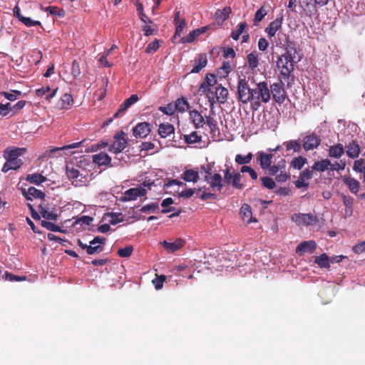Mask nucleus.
<instances>
[{
	"instance_id": "nucleus-1",
	"label": "nucleus",
	"mask_w": 365,
	"mask_h": 365,
	"mask_svg": "<svg viewBox=\"0 0 365 365\" xmlns=\"http://www.w3.org/2000/svg\"><path fill=\"white\" fill-rule=\"evenodd\" d=\"M26 151L24 148H8L4 152V158L6 163L4 164L1 171L4 173L10 170H17L21 167L23 162L19 158Z\"/></svg>"
},
{
	"instance_id": "nucleus-2",
	"label": "nucleus",
	"mask_w": 365,
	"mask_h": 365,
	"mask_svg": "<svg viewBox=\"0 0 365 365\" xmlns=\"http://www.w3.org/2000/svg\"><path fill=\"white\" fill-rule=\"evenodd\" d=\"M90 172L81 167H75L73 165H67L66 174L71 184L75 187L86 186L91 178Z\"/></svg>"
},
{
	"instance_id": "nucleus-3",
	"label": "nucleus",
	"mask_w": 365,
	"mask_h": 365,
	"mask_svg": "<svg viewBox=\"0 0 365 365\" xmlns=\"http://www.w3.org/2000/svg\"><path fill=\"white\" fill-rule=\"evenodd\" d=\"M253 100L251 102V108L257 110L262 103H267L271 99V94L267 83L265 81L256 83L253 88Z\"/></svg>"
},
{
	"instance_id": "nucleus-4",
	"label": "nucleus",
	"mask_w": 365,
	"mask_h": 365,
	"mask_svg": "<svg viewBox=\"0 0 365 365\" xmlns=\"http://www.w3.org/2000/svg\"><path fill=\"white\" fill-rule=\"evenodd\" d=\"M237 98L239 102L247 104L253 100V88L245 78H240L237 83Z\"/></svg>"
},
{
	"instance_id": "nucleus-5",
	"label": "nucleus",
	"mask_w": 365,
	"mask_h": 365,
	"mask_svg": "<svg viewBox=\"0 0 365 365\" xmlns=\"http://www.w3.org/2000/svg\"><path fill=\"white\" fill-rule=\"evenodd\" d=\"M294 63V61L283 54L278 57L277 67L280 70V73L284 79L288 78L292 71H293Z\"/></svg>"
},
{
	"instance_id": "nucleus-6",
	"label": "nucleus",
	"mask_w": 365,
	"mask_h": 365,
	"mask_svg": "<svg viewBox=\"0 0 365 365\" xmlns=\"http://www.w3.org/2000/svg\"><path fill=\"white\" fill-rule=\"evenodd\" d=\"M292 220L297 225H312L317 222L318 219L316 215L312 213H295L292 215Z\"/></svg>"
},
{
	"instance_id": "nucleus-7",
	"label": "nucleus",
	"mask_w": 365,
	"mask_h": 365,
	"mask_svg": "<svg viewBox=\"0 0 365 365\" xmlns=\"http://www.w3.org/2000/svg\"><path fill=\"white\" fill-rule=\"evenodd\" d=\"M270 94L272 93L274 101L282 104L287 98L286 91L282 82H277L272 84L269 88Z\"/></svg>"
},
{
	"instance_id": "nucleus-8",
	"label": "nucleus",
	"mask_w": 365,
	"mask_h": 365,
	"mask_svg": "<svg viewBox=\"0 0 365 365\" xmlns=\"http://www.w3.org/2000/svg\"><path fill=\"white\" fill-rule=\"evenodd\" d=\"M115 141L110 145L109 150L113 153H120L127 146L128 142L125 139V133L120 131L114 136Z\"/></svg>"
},
{
	"instance_id": "nucleus-9",
	"label": "nucleus",
	"mask_w": 365,
	"mask_h": 365,
	"mask_svg": "<svg viewBox=\"0 0 365 365\" xmlns=\"http://www.w3.org/2000/svg\"><path fill=\"white\" fill-rule=\"evenodd\" d=\"M146 194V190L142 187L130 188L123 193L119 200L121 202L135 200L138 197L145 196Z\"/></svg>"
},
{
	"instance_id": "nucleus-10",
	"label": "nucleus",
	"mask_w": 365,
	"mask_h": 365,
	"mask_svg": "<svg viewBox=\"0 0 365 365\" xmlns=\"http://www.w3.org/2000/svg\"><path fill=\"white\" fill-rule=\"evenodd\" d=\"M321 143L320 137L314 133L305 135L302 139V147L308 151L317 148Z\"/></svg>"
},
{
	"instance_id": "nucleus-11",
	"label": "nucleus",
	"mask_w": 365,
	"mask_h": 365,
	"mask_svg": "<svg viewBox=\"0 0 365 365\" xmlns=\"http://www.w3.org/2000/svg\"><path fill=\"white\" fill-rule=\"evenodd\" d=\"M204 180L209 184L210 188L213 191L221 192L222 189L223 188V179L220 173H214L208 178H204Z\"/></svg>"
},
{
	"instance_id": "nucleus-12",
	"label": "nucleus",
	"mask_w": 365,
	"mask_h": 365,
	"mask_svg": "<svg viewBox=\"0 0 365 365\" xmlns=\"http://www.w3.org/2000/svg\"><path fill=\"white\" fill-rule=\"evenodd\" d=\"M341 180L352 194L357 195L361 187L360 182L358 180L351 175H345L341 177Z\"/></svg>"
},
{
	"instance_id": "nucleus-13",
	"label": "nucleus",
	"mask_w": 365,
	"mask_h": 365,
	"mask_svg": "<svg viewBox=\"0 0 365 365\" xmlns=\"http://www.w3.org/2000/svg\"><path fill=\"white\" fill-rule=\"evenodd\" d=\"M151 131V125L149 123L143 122L138 123L133 128V133L135 138H145Z\"/></svg>"
},
{
	"instance_id": "nucleus-14",
	"label": "nucleus",
	"mask_w": 365,
	"mask_h": 365,
	"mask_svg": "<svg viewBox=\"0 0 365 365\" xmlns=\"http://www.w3.org/2000/svg\"><path fill=\"white\" fill-rule=\"evenodd\" d=\"M282 21L283 14H279L274 21L269 23L268 26L265 29V32L269 38L274 36L277 31L281 29Z\"/></svg>"
},
{
	"instance_id": "nucleus-15",
	"label": "nucleus",
	"mask_w": 365,
	"mask_h": 365,
	"mask_svg": "<svg viewBox=\"0 0 365 365\" xmlns=\"http://www.w3.org/2000/svg\"><path fill=\"white\" fill-rule=\"evenodd\" d=\"M85 140H83L78 143H74L71 144H68L62 147H56V148H52L46 150L42 155L40 157V158H49L51 157L56 152L60 151V150H67L69 149H73L77 148L81 146V145L84 142Z\"/></svg>"
},
{
	"instance_id": "nucleus-16",
	"label": "nucleus",
	"mask_w": 365,
	"mask_h": 365,
	"mask_svg": "<svg viewBox=\"0 0 365 365\" xmlns=\"http://www.w3.org/2000/svg\"><path fill=\"white\" fill-rule=\"evenodd\" d=\"M299 5L305 14L309 17H312L317 14V4L313 3L312 0H299Z\"/></svg>"
},
{
	"instance_id": "nucleus-17",
	"label": "nucleus",
	"mask_w": 365,
	"mask_h": 365,
	"mask_svg": "<svg viewBox=\"0 0 365 365\" xmlns=\"http://www.w3.org/2000/svg\"><path fill=\"white\" fill-rule=\"evenodd\" d=\"M240 216L245 224H250L257 222L255 217L252 216L251 206L248 204H243L240 210Z\"/></svg>"
},
{
	"instance_id": "nucleus-18",
	"label": "nucleus",
	"mask_w": 365,
	"mask_h": 365,
	"mask_svg": "<svg viewBox=\"0 0 365 365\" xmlns=\"http://www.w3.org/2000/svg\"><path fill=\"white\" fill-rule=\"evenodd\" d=\"M14 15L25 26L28 27H31L34 26H41V23L39 21H34L29 17L24 16L20 11V8L18 6H16L14 8Z\"/></svg>"
},
{
	"instance_id": "nucleus-19",
	"label": "nucleus",
	"mask_w": 365,
	"mask_h": 365,
	"mask_svg": "<svg viewBox=\"0 0 365 365\" xmlns=\"http://www.w3.org/2000/svg\"><path fill=\"white\" fill-rule=\"evenodd\" d=\"M138 100V97L136 94L131 95L128 98H127L120 106L118 111L113 115V118H120L121 117L125 111L133 103L137 102Z\"/></svg>"
},
{
	"instance_id": "nucleus-20",
	"label": "nucleus",
	"mask_w": 365,
	"mask_h": 365,
	"mask_svg": "<svg viewBox=\"0 0 365 365\" xmlns=\"http://www.w3.org/2000/svg\"><path fill=\"white\" fill-rule=\"evenodd\" d=\"M345 148L347 156L351 159L357 158L361 153L360 146L356 140L350 141Z\"/></svg>"
},
{
	"instance_id": "nucleus-21",
	"label": "nucleus",
	"mask_w": 365,
	"mask_h": 365,
	"mask_svg": "<svg viewBox=\"0 0 365 365\" xmlns=\"http://www.w3.org/2000/svg\"><path fill=\"white\" fill-rule=\"evenodd\" d=\"M317 249V244L314 240L304 241L301 242L296 249V252L301 255L304 252L312 254Z\"/></svg>"
},
{
	"instance_id": "nucleus-22",
	"label": "nucleus",
	"mask_w": 365,
	"mask_h": 365,
	"mask_svg": "<svg viewBox=\"0 0 365 365\" xmlns=\"http://www.w3.org/2000/svg\"><path fill=\"white\" fill-rule=\"evenodd\" d=\"M272 158L273 155L272 154H267L262 151H259L257 153V161L263 170H267L270 167Z\"/></svg>"
},
{
	"instance_id": "nucleus-23",
	"label": "nucleus",
	"mask_w": 365,
	"mask_h": 365,
	"mask_svg": "<svg viewBox=\"0 0 365 365\" xmlns=\"http://www.w3.org/2000/svg\"><path fill=\"white\" fill-rule=\"evenodd\" d=\"M189 115L195 128L199 129L205 124V118L197 110H190Z\"/></svg>"
},
{
	"instance_id": "nucleus-24",
	"label": "nucleus",
	"mask_w": 365,
	"mask_h": 365,
	"mask_svg": "<svg viewBox=\"0 0 365 365\" xmlns=\"http://www.w3.org/2000/svg\"><path fill=\"white\" fill-rule=\"evenodd\" d=\"M23 195L28 200H32V197L38 199H43L45 197V193L34 187H30L27 190H24Z\"/></svg>"
},
{
	"instance_id": "nucleus-25",
	"label": "nucleus",
	"mask_w": 365,
	"mask_h": 365,
	"mask_svg": "<svg viewBox=\"0 0 365 365\" xmlns=\"http://www.w3.org/2000/svg\"><path fill=\"white\" fill-rule=\"evenodd\" d=\"M195 61L196 63V65L192 68V69L190 71V73H199L204 67L206 66L207 63V56L205 53H200L198 54Z\"/></svg>"
},
{
	"instance_id": "nucleus-26",
	"label": "nucleus",
	"mask_w": 365,
	"mask_h": 365,
	"mask_svg": "<svg viewBox=\"0 0 365 365\" xmlns=\"http://www.w3.org/2000/svg\"><path fill=\"white\" fill-rule=\"evenodd\" d=\"M345 153L344 147L341 143L331 145L328 150V154L330 158H340Z\"/></svg>"
},
{
	"instance_id": "nucleus-27",
	"label": "nucleus",
	"mask_w": 365,
	"mask_h": 365,
	"mask_svg": "<svg viewBox=\"0 0 365 365\" xmlns=\"http://www.w3.org/2000/svg\"><path fill=\"white\" fill-rule=\"evenodd\" d=\"M185 241L181 238H178L173 242H168L165 240L163 242L164 248L172 252L180 250L185 245Z\"/></svg>"
},
{
	"instance_id": "nucleus-28",
	"label": "nucleus",
	"mask_w": 365,
	"mask_h": 365,
	"mask_svg": "<svg viewBox=\"0 0 365 365\" xmlns=\"http://www.w3.org/2000/svg\"><path fill=\"white\" fill-rule=\"evenodd\" d=\"M181 178L185 182L195 183L200 179L199 173L196 170L188 169L184 171L182 174Z\"/></svg>"
},
{
	"instance_id": "nucleus-29",
	"label": "nucleus",
	"mask_w": 365,
	"mask_h": 365,
	"mask_svg": "<svg viewBox=\"0 0 365 365\" xmlns=\"http://www.w3.org/2000/svg\"><path fill=\"white\" fill-rule=\"evenodd\" d=\"M93 162L98 165H108L111 163V158L106 153L101 152L93 155Z\"/></svg>"
},
{
	"instance_id": "nucleus-30",
	"label": "nucleus",
	"mask_w": 365,
	"mask_h": 365,
	"mask_svg": "<svg viewBox=\"0 0 365 365\" xmlns=\"http://www.w3.org/2000/svg\"><path fill=\"white\" fill-rule=\"evenodd\" d=\"M158 134L162 138H165L169 136L170 134L174 133L175 128L174 126L169 123H160L158 127Z\"/></svg>"
},
{
	"instance_id": "nucleus-31",
	"label": "nucleus",
	"mask_w": 365,
	"mask_h": 365,
	"mask_svg": "<svg viewBox=\"0 0 365 365\" xmlns=\"http://www.w3.org/2000/svg\"><path fill=\"white\" fill-rule=\"evenodd\" d=\"M297 54L298 50L296 43L294 41H288L286 46V52L283 55L294 61Z\"/></svg>"
},
{
	"instance_id": "nucleus-32",
	"label": "nucleus",
	"mask_w": 365,
	"mask_h": 365,
	"mask_svg": "<svg viewBox=\"0 0 365 365\" xmlns=\"http://www.w3.org/2000/svg\"><path fill=\"white\" fill-rule=\"evenodd\" d=\"M228 96V91L227 88L222 86V85H218L215 87V97L217 101L220 103H225L227 101Z\"/></svg>"
},
{
	"instance_id": "nucleus-33",
	"label": "nucleus",
	"mask_w": 365,
	"mask_h": 365,
	"mask_svg": "<svg viewBox=\"0 0 365 365\" xmlns=\"http://www.w3.org/2000/svg\"><path fill=\"white\" fill-rule=\"evenodd\" d=\"M73 98L72 96L69 93H64L59 102L58 103V107L60 109H66L68 110L73 105Z\"/></svg>"
},
{
	"instance_id": "nucleus-34",
	"label": "nucleus",
	"mask_w": 365,
	"mask_h": 365,
	"mask_svg": "<svg viewBox=\"0 0 365 365\" xmlns=\"http://www.w3.org/2000/svg\"><path fill=\"white\" fill-rule=\"evenodd\" d=\"M175 109L179 113H184L190 108V103L185 98L181 97L178 98L175 102Z\"/></svg>"
},
{
	"instance_id": "nucleus-35",
	"label": "nucleus",
	"mask_w": 365,
	"mask_h": 365,
	"mask_svg": "<svg viewBox=\"0 0 365 365\" xmlns=\"http://www.w3.org/2000/svg\"><path fill=\"white\" fill-rule=\"evenodd\" d=\"M329 165H331V161L327 158L315 162L312 168L314 170L322 173L329 169Z\"/></svg>"
},
{
	"instance_id": "nucleus-36",
	"label": "nucleus",
	"mask_w": 365,
	"mask_h": 365,
	"mask_svg": "<svg viewBox=\"0 0 365 365\" xmlns=\"http://www.w3.org/2000/svg\"><path fill=\"white\" fill-rule=\"evenodd\" d=\"M249 68L254 71L259 65L258 54L256 51L249 53L247 56Z\"/></svg>"
},
{
	"instance_id": "nucleus-37",
	"label": "nucleus",
	"mask_w": 365,
	"mask_h": 365,
	"mask_svg": "<svg viewBox=\"0 0 365 365\" xmlns=\"http://www.w3.org/2000/svg\"><path fill=\"white\" fill-rule=\"evenodd\" d=\"M26 180L35 185H41L46 181V178L39 173L29 174L26 177Z\"/></svg>"
},
{
	"instance_id": "nucleus-38",
	"label": "nucleus",
	"mask_w": 365,
	"mask_h": 365,
	"mask_svg": "<svg viewBox=\"0 0 365 365\" xmlns=\"http://www.w3.org/2000/svg\"><path fill=\"white\" fill-rule=\"evenodd\" d=\"M231 8L229 6L225 7L222 9H218L215 14L216 19L225 21L229 18V15L231 13Z\"/></svg>"
},
{
	"instance_id": "nucleus-39",
	"label": "nucleus",
	"mask_w": 365,
	"mask_h": 365,
	"mask_svg": "<svg viewBox=\"0 0 365 365\" xmlns=\"http://www.w3.org/2000/svg\"><path fill=\"white\" fill-rule=\"evenodd\" d=\"M314 262L321 268H329V257L325 254H322L315 258Z\"/></svg>"
},
{
	"instance_id": "nucleus-40",
	"label": "nucleus",
	"mask_w": 365,
	"mask_h": 365,
	"mask_svg": "<svg viewBox=\"0 0 365 365\" xmlns=\"http://www.w3.org/2000/svg\"><path fill=\"white\" fill-rule=\"evenodd\" d=\"M287 150H293L294 152H300L302 145L299 140H289L284 143Z\"/></svg>"
},
{
	"instance_id": "nucleus-41",
	"label": "nucleus",
	"mask_w": 365,
	"mask_h": 365,
	"mask_svg": "<svg viewBox=\"0 0 365 365\" xmlns=\"http://www.w3.org/2000/svg\"><path fill=\"white\" fill-rule=\"evenodd\" d=\"M352 169L356 173L364 174L365 173V158L355 160Z\"/></svg>"
},
{
	"instance_id": "nucleus-42",
	"label": "nucleus",
	"mask_w": 365,
	"mask_h": 365,
	"mask_svg": "<svg viewBox=\"0 0 365 365\" xmlns=\"http://www.w3.org/2000/svg\"><path fill=\"white\" fill-rule=\"evenodd\" d=\"M252 158L253 155L252 153H249L247 155L245 156L240 154H237L235 156V160L238 165H242L243 166L245 165L246 164H249L251 162Z\"/></svg>"
},
{
	"instance_id": "nucleus-43",
	"label": "nucleus",
	"mask_w": 365,
	"mask_h": 365,
	"mask_svg": "<svg viewBox=\"0 0 365 365\" xmlns=\"http://www.w3.org/2000/svg\"><path fill=\"white\" fill-rule=\"evenodd\" d=\"M175 32L173 36L174 38H176L177 37H180L182 33L185 30V29L187 26V21L185 19H182L180 21H178L175 24Z\"/></svg>"
},
{
	"instance_id": "nucleus-44",
	"label": "nucleus",
	"mask_w": 365,
	"mask_h": 365,
	"mask_svg": "<svg viewBox=\"0 0 365 365\" xmlns=\"http://www.w3.org/2000/svg\"><path fill=\"white\" fill-rule=\"evenodd\" d=\"M286 162L284 160L282 159L277 165H270L269 169V174L271 175H275L279 171L285 169Z\"/></svg>"
},
{
	"instance_id": "nucleus-45",
	"label": "nucleus",
	"mask_w": 365,
	"mask_h": 365,
	"mask_svg": "<svg viewBox=\"0 0 365 365\" xmlns=\"http://www.w3.org/2000/svg\"><path fill=\"white\" fill-rule=\"evenodd\" d=\"M341 198L343 200V204L346 207V212L349 211L350 214L352 213V208L354 204V198L350 195H346L344 194H341Z\"/></svg>"
},
{
	"instance_id": "nucleus-46",
	"label": "nucleus",
	"mask_w": 365,
	"mask_h": 365,
	"mask_svg": "<svg viewBox=\"0 0 365 365\" xmlns=\"http://www.w3.org/2000/svg\"><path fill=\"white\" fill-rule=\"evenodd\" d=\"M39 212H40V214L42 216V217H43L46 220L56 221L58 218L57 214H56L53 212L48 211L46 209H45L42 206L39 207Z\"/></svg>"
},
{
	"instance_id": "nucleus-47",
	"label": "nucleus",
	"mask_w": 365,
	"mask_h": 365,
	"mask_svg": "<svg viewBox=\"0 0 365 365\" xmlns=\"http://www.w3.org/2000/svg\"><path fill=\"white\" fill-rule=\"evenodd\" d=\"M201 136L198 135L196 131H193L189 135H184V140L187 144L199 143L201 141Z\"/></svg>"
},
{
	"instance_id": "nucleus-48",
	"label": "nucleus",
	"mask_w": 365,
	"mask_h": 365,
	"mask_svg": "<svg viewBox=\"0 0 365 365\" xmlns=\"http://www.w3.org/2000/svg\"><path fill=\"white\" fill-rule=\"evenodd\" d=\"M247 24L246 22H245V21L240 22L237 26V30L235 31L232 32L231 37L234 40H238L240 35L242 34V33L244 32V31L247 28Z\"/></svg>"
},
{
	"instance_id": "nucleus-49",
	"label": "nucleus",
	"mask_w": 365,
	"mask_h": 365,
	"mask_svg": "<svg viewBox=\"0 0 365 365\" xmlns=\"http://www.w3.org/2000/svg\"><path fill=\"white\" fill-rule=\"evenodd\" d=\"M215 165V162L207 163L205 165H202L200 166V170L204 171L205 176L204 178H208L210 176L213 175V168Z\"/></svg>"
},
{
	"instance_id": "nucleus-50",
	"label": "nucleus",
	"mask_w": 365,
	"mask_h": 365,
	"mask_svg": "<svg viewBox=\"0 0 365 365\" xmlns=\"http://www.w3.org/2000/svg\"><path fill=\"white\" fill-rule=\"evenodd\" d=\"M230 185H232L233 187L239 190H242L244 187V185L241 183V175L240 173H233V178Z\"/></svg>"
},
{
	"instance_id": "nucleus-51",
	"label": "nucleus",
	"mask_w": 365,
	"mask_h": 365,
	"mask_svg": "<svg viewBox=\"0 0 365 365\" xmlns=\"http://www.w3.org/2000/svg\"><path fill=\"white\" fill-rule=\"evenodd\" d=\"M41 224L43 227L47 229L49 231L60 232H63L58 225H55L53 222H48L46 220H42Z\"/></svg>"
},
{
	"instance_id": "nucleus-52",
	"label": "nucleus",
	"mask_w": 365,
	"mask_h": 365,
	"mask_svg": "<svg viewBox=\"0 0 365 365\" xmlns=\"http://www.w3.org/2000/svg\"><path fill=\"white\" fill-rule=\"evenodd\" d=\"M260 181L263 187L267 189L272 190L276 186L274 180L269 177H262Z\"/></svg>"
},
{
	"instance_id": "nucleus-53",
	"label": "nucleus",
	"mask_w": 365,
	"mask_h": 365,
	"mask_svg": "<svg viewBox=\"0 0 365 365\" xmlns=\"http://www.w3.org/2000/svg\"><path fill=\"white\" fill-rule=\"evenodd\" d=\"M267 14V11L264 8V6H261L255 14L253 20L255 24L260 22Z\"/></svg>"
},
{
	"instance_id": "nucleus-54",
	"label": "nucleus",
	"mask_w": 365,
	"mask_h": 365,
	"mask_svg": "<svg viewBox=\"0 0 365 365\" xmlns=\"http://www.w3.org/2000/svg\"><path fill=\"white\" fill-rule=\"evenodd\" d=\"M307 159L302 156H299L297 158H294L292 162L291 165L297 170H300L304 165L306 163Z\"/></svg>"
},
{
	"instance_id": "nucleus-55",
	"label": "nucleus",
	"mask_w": 365,
	"mask_h": 365,
	"mask_svg": "<svg viewBox=\"0 0 365 365\" xmlns=\"http://www.w3.org/2000/svg\"><path fill=\"white\" fill-rule=\"evenodd\" d=\"M133 252V247L131 245L126 246L118 250V255L120 257H129Z\"/></svg>"
},
{
	"instance_id": "nucleus-56",
	"label": "nucleus",
	"mask_w": 365,
	"mask_h": 365,
	"mask_svg": "<svg viewBox=\"0 0 365 365\" xmlns=\"http://www.w3.org/2000/svg\"><path fill=\"white\" fill-rule=\"evenodd\" d=\"M108 215L110 217V220H109V224L110 225H114L123 220L122 213L120 212H111L108 213Z\"/></svg>"
},
{
	"instance_id": "nucleus-57",
	"label": "nucleus",
	"mask_w": 365,
	"mask_h": 365,
	"mask_svg": "<svg viewBox=\"0 0 365 365\" xmlns=\"http://www.w3.org/2000/svg\"><path fill=\"white\" fill-rule=\"evenodd\" d=\"M104 250V247L103 245H96L89 244L88 247V252L87 254L89 255H93L95 254H98L103 252Z\"/></svg>"
},
{
	"instance_id": "nucleus-58",
	"label": "nucleus",
	"mask_w": 365,
	"mask_h": 365,
	"mask_svg": "<svg viewBox=\"0 0 365 365\" xmlns=\"http://www.w3.org/2000/svg\"><path fill=\"white\" fill-rule=\"evenodd\" d=\"M166 277L165 275H157L156 278L152 280L153 284L155 286V288L157 290H159L163 288V282L165 281Z\"/></svg>"
},
{
	"instance_id": "nucleus-59",
	"label": "nucleus",
	"mask_w": 365,
	"mask_h": 365,
	"mask_svg": "<svg viewBox=\"0 0 365 365\" xmlns=\"http://www.w3.org/2000/svg\"><path fill=\"white\" fill-rule=\"evenodd\" d=\"M346 161L340 160L339 162H335L334 163H331V165H329V169L331 171H339L344 170L346 167Z\"/></svg>"
},
{
	"instance_id": "nucleus-60",
	"label": "nucleus",
	"mask_w": 365,
	"mask_h": 365,
	"mask_svg": "<svg viewBox=\"0 0 365 365\" xmlns=\"http://www.w3.org/2000/svg\"><path fill=\"white\" fill-rule=\"evenodd\" d=\"M226 169L223 171L224 173V179L223 183H226L227 185H230L231 180L233 178V173H231V168L227 165H225Z\"/></svg>"
},
{
	"instance_id": "nucleus-61",
	"label": "nucleus",
	"mask_w": 365,
	"mask_h": 365,
	"mask_svg": "<svg viewBox=\"0 0 365 365\" xmlns=\"http://www.w3.org/2000/svg\"><path fill=\"white\" fill-rule=\"evenodd\" d=\"M81 73L80 64L76 60H74L71 65V75L74 78H77Z\"/></svg>"
},
{
	"instance_id": "nucleus-62",
	"label": "nucleus",
	"mask_w": 365,
	"mask_h": 365,
	"mask_svg": "<svg viewBox=\"0 0 365 365\" xmlns=\"http://www.w3.org/2000/svg\"><path fill=\"white\" fill-rule=\"evenodd\" d=\"M159 209V205L157 202H152L150 204L146 205L140 210L141 212L147 213L149 212H155V210Z\"/></svg>"
},
{
	"instance_id": "nucleus-63",
	"label": "nucleus",
	"mask_w": 365,
	"mask_h": 365,
	"mask_svg": "<svg viewBox=\"0 0 365 365\" xmlns=\"http://www.w3.org/2000/svg\"><path fill=\"white\" fill-rule=\"evenodd\" d=\"M240 172L242 173H248V174H250V175L252 180L257 179L258 175H257V172L252 168H251L250 166H247V165L242 166V168L240 169Z\"/></svg>"
},
{
	"instance_id": "nucleus-64",
	"label": "nucleus",
	"mask_w": 365,
	"mask_h": 365,
	"mask_svg": "<svg viewBox=\"0 0 365 365\" xmlns=\"http://www.w3.org/2000/svg\"><path fill=\"white\" fill-rule=\"evenodd\" d=\"M159 110L165 115H172L174 114L175 109L172 103H168L166 106L159 107Z\"/></svg>"
}]
</instances>
